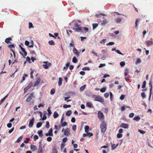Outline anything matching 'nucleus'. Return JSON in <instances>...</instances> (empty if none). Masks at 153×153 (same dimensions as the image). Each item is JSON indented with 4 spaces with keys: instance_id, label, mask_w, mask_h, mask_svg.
<instances>
[{
    "instance_id": "nucleus-1",
    "label": "nucleus",
    "mask_w": 153,
    "mask_h": 153,
    "mask_svg": "<svg viewBox=\"0 0 153 153\" xmlns=\"http://www.w3.org/2000/svg\"><path fill=\"white\" fill-rule=\"evenodd\" d=\"M100 128L102 132L105 133V132L107 129V125L105 121L101 122L100 125Z\"/></svg>"
},
{
    "instance_id": "nucleus-2",
    "label": "nucleus",
    "mask_w": 153,
    "mask_h": 153,
    "mask_svg": "<svg viewBox=\"0 0 153 153\" xmlns=\"http://www.w3.org/2000/svg\"><path fill=\"white\" fill-rule=\"evenodd\" d=\"M92 97L95 99V101L99 102L102 103H103L104 102V100L103 98L99 95H93L92 96Z\"/></svg>"
},
{
    "instance_id": "nucleus-3",
    "label": "nucleus",
    "mask_w": 153,
    "mask_h": 153,
    "mask_svg": "<svg viewBox=\"0 0 153 153\" xmlns=\"http://www.w3.org/2000/svg\"><path fill=\"white\" fill-rule=\"evenodd\" d=\"M72 29L76 32H79L80 31H81L82 30H84L86 32H88L89 30L88 27H77L76 28H73Z\"/></svg>"
},
{
    "instance_id": "nucleus-4",
    "label": "nucleus",
    "mask_w": 153,
    "mask_h": 153,
    "mask_svg": "<svg viewBox=\"0 0 153 153\" xmlns=\"http://www.w3.org/2000/svg\"><path fill=\"white\" fill-rule=\"evenodd\" d=\"M98 117L100 120L101 122L105 121L104 120V115L103 113L101 111H99L98 113Z\"/></svg>"
},
{
    "instance_id": "nucleus-5",
    "label": "nucleus",
    "mask_w": 153,
    "mask_h": 153,
    "mask_svg": "<svg viewBox=\"0 0 153 153\" xmlns=\"http://www.w3.org/2000/svg\"><path fill=\"white\" fill-rule=\"evenodd\" d=\"M34 97V93L33 92H32L29 94V96L27 97L26 101L27 102H29L32 100L33 98Z\"/></svg>"
},
{
    "instance_id": "nucleus-6",
    "label": "nucleus",
    "mask_w": 153,
    "mask_h": 153,
    "mask_svg": "<svg viewBox=\"0 0 153 153\" xmlns=\"http://www.w3.org/2000/svg\"><path fill=\"white\" fill-rule=\"evenodd\" d=\"M19 46L22 51L24 53V55L23 53L20 51V53L21 55H22L24 57V58H25L24 56H27V52L26 51L25 49L23 48L22 46H21L20 45H19Z\"/></svg>"
},
{
    "instance_id": "nucleus-7",
    "label": "nucleus",
    "mask_w": 153,
    "mask_h": 153,
    "mask_svg": "<svg viewBox=\"0 0 153 153\" xmlns=\"http://www.w3.org/2000/svg\"><path fill=\"white\" fill-rule=\"evenodd\" d=\"M102 52L103 53V54L101 59L102 60H104L106 58H107L108 57V53L107 51L104 50H102Z\"/></svg>"
},
{
    "instance_id": "nucleus-8",
    "label": "nucleus",
    "mask_w": 153,
    "mask_h": 153,
    "mask_svg": "<svg viewBox=\"0 0 153 153\" xmlns=\"http://www.w3.org/2000/svg\"><path fill=\"white\" fill-rule=\"evenodd\" d=\"M43 63H45V64L43 65V66L45 69H48L49 68V66H50L51 65L50 63H49L48 64V62H44Z\"/></svg>"
},
{
    "instance_id": "nucleus-9",
    "label": "nucleus",
    "mask_w": 153,
    "mask_h": 153,
    "mask_svg": "<svg viewBox=\"0 0 153 153\" xmlns=\"http://www.w3.org/2000/svg\"><path fill=\"white\" fill-rule=\"evenodd\" d=\"M34 119L33 118L31 119L30 120L28 125L29 127V128H31L32 127L34 124Z\"/></svg>"
},
{
    "instance_id": "nucleus-10",
    "label": "nucleus",
    "mask_w": 153,
    "mask_h": 153,
    "mask_svg": "<svg viewBox=\"0 0 153 153\" xmlns=\"http://www.w3.org/2000/svg\"><path fill=\"white\" fill-rule=\"evenodd\" d=\"M149 85L150 87V95L149 97V100H150L152 94V83L151 81H150L149 83Z\"/></svg>"
},
{
    "instance_id": "nucleus-11",
    "label": "nucleus",
    "mask_w": 153,
    "mask_h": 153,
    "mask_svg": "<svg viewBox=\"0 0 153 153\" xmlns=\"http://www.w3.org/2000/svg\"><path fill=\"white\" fill-rule=\"evenodd\" d=\"M53 130L52 128H50L49 131L48 133H46L45 134V135L46 136H53V134L52 133Z\"/></svg>"
},
{
    "instance_id": "nucleus-12",
    "label": "nucleus",
    "mask_w": 153,
    "mask_h": 153,
    "mask_svg": "<svg viewBox=\"0 0 153 153\" xmlns=\"http://www.w3.org/2000/svg\"><path fill=\"white\" fill-rule=\"evenodd\" d=\"M73 52L74 54L77 57L79 56V53L78 52V50L76 49L75 47H74L73 49Z\"/></svg>"
},
{
    "instance_id": "nucleus-13",
    "label": "nucleus",
    "mask_w": 153,
    "mask_h": 153,
    "mask_svg": "<svg viewBox=\"0 0 153 153\" xmlns=\"http://www.w3.org/2000/svg\"><path fill=\"white\" fill-rule=\"evenodd\" d=\"M36 79H37V80L35 82L33 85V86L34 87H36L38 85L41 81V79L40 78H37Z\"/></svg>"
},
{
    "instance_id": "nucleus-14",
    "label": "nucleus",
    "mask_w": 153,
    "mask_h": 153,
    "mask_svg": "<svg viewBox=\"0 0 153 153\" xmlns=\"http://www.w3.org/2000/svg\"><path fill=\"white\" fill-rule=\"evenodd\" d=\"M146 43V45L147 46H149L150 45H152L153 42L152 41V39H151L150 41H146L145 42Z\"/></svg>"
},
{
    "instance_id": "nucleus-15",
    "label": "nucleus",
    "mask_w": 153,
    "mask_h": 153,
    "mask_svg": "<svg viewBox=\"0 0 153 153\" xmlns=\"http://www.w3.org/2000/svg\"><path fill=\"white\" fill-rule=\"evenodd\" d=\"M128 124L125 123H122L120 125V127L123 128H128Z\"/></svg>"
},
{
    "instance_id": "nucleus-16",
    "label": "nucleus",
    "mask_w": 153,
    "mask_h": 153,
    "mask_svg": "<svg viewBox=\"0 0 153 153\" xmlns=\"http://www.w3.org/2000/svg\"><path fill=\"white\" fill-rule=\"evenodd\" d=\"M64 134L66 136H68L70 134V129L67 128L64 131Z\"/></svg>"
},
{
    "instance_id": "nucleus-17",
    "label": "nucleus",
    "mask_w": 153,
    "mask_h": 153,
    "mask_svg": "<svg viewBox=\"0 0 153 153\" xmlns=\"http://www.w3.org/2000/svg\"><path fill=\"white\" fill-rule=\"evenodd\" d=\"M86 105L88 108H92L94 107L93 104L91 102H89L86 103Z\"/></svg>"
},
{
    "instance_id": "nucleus-18",
    "label": "nucleus",
    "mask_w": 153,
    "mask_h": 153,
    "mask_svg": "<svg viewBox=\"0 0 153 153\" xmlns=\"http://www.w3.org/2000/svg\"><path fill=\"white\" fill-rule=\"evenodd\" d=\"M43 149L42 146L41 144H39L38 150L37 152V153H39L40 152H43Z\"/></svg>"
},
{
    "instance_id": "nucleus-19",
    "label": "nucleus",
    "mask_w": 153,
    "mask_h": 153,
    "mask_svg": "<svg viewBox=\"0 0 153 153\" xmlns=\"http://www.w3.org/2000/svg\"><path fill=\"white\" fill-rule=\"evenodd\" d=\"M9 94H8L6 95L2 99L0 100V105L4 102L6 98L8 97Z\"/></svg>"
},
{
    "instance_id": "nucleus-20",
    "label": "nucleus",
    "mask_w": 153,
    "mask_h": 153,
    "mask_svg": "<svg viewBox=\"0 0 153 153\" xmlns=\"http://www.w3.org/2000/svg\"><path fill=\"white\" fill-rule=\"evenodd\" d=\"M12 40L11 37H9L6 38L5 40V42L7 44L10 43V41Z\"/></svg>"
},
{
    "instance_id": "nucleus-21",
    "label": "nucleus",
    "mask_w": 153,
    "mask_h": 153,
    "mask_svg": "<svg viewBox=\"0 0 153 153\" xmlns=\"http://www.w3.org/2000/svg\"><path fill=\"white\" fill-rule=\"evenodd\" d=\"M111 150H114L118 145L119 143L117 144L116 145L115 144H113L112 143H111Z\"/></svg>"
},
{
    "instance_id": "nucleus-22",
    "label": "nucleus",
    "mask_w": 153,
    "mask_h": 153,
    "mask_svg": "<svg viewBox=\"0 0 153 153\" xmlns=\"http://www.w3.org/2000/svg\"><path fill=\"white\" fill-rule=\"evenodd\" d=\"M37 133L40 137H42L43 135V131L42 130H40L37 131Z\"/></svg>"
},
{
    "instance_id": "nucleus-23",
    "label": "nucleus",
    "mask_w": 153,
    "mask_h": 153,
    "mask_svg": "<svg viewBox=\"0 0 153 153\" xmlns=\"http://www.w3.org/2000/svg\"><path fill=\"white\" fill-rule=\"evenodd\" d=\"M30 149L33 151H34L35 150L37 149V148L35 145H31L30 146Z\"/></svg>"
},
{
    "instance_id": "nucleus-24",
    "label": "nucleus",
    "mask_w": 153,
    "mask_h": 153,
    "mask_svg": "<svg viewBox=\"0 0 153 153\" xmlns=\"http://www.w3.org/2000/svg\"><path fill=\"white\" fill-rule=\"evenodd\" d=\"M62 79L61 77H59V80L58 82V85L59 86H60L62 84Z\"/></svg>"
},
{
    "instance_id": "nucleus-25",
    "label": "nucleus",
    "mask_w": 153,
    "mask_h": 153,
    "mask_svg": "<svg viewBox=\"0 0 153 153\" xmlns=\"http://www.w3.org/2000/svg\"><path fill=\"white\" fill-rule=\"evenodd\" d=\"M140 119V118L139 116H135L133 118L134 120H135L137 121H139Z\"/></svg>"
},
{
    "instance_id": "nucleus-26",
    "label": "nucleus",
    "mask_w": 153,
    "mask_h": 153,
    "mask_svg": "<svg viewBox=\"0 0 153 153\" xmlns=\"http://www.w3.org/2000/svg\"><path fill=\"white\" fill-rule=\"evenodd\" d=\"M98 25V23H93L92 24L93 30H94Z\"/></svg>"
},
{
    "instance_id": "nucleus-27",
    "label": "nucleus",
    "mask_w": 153,
    "mask_h": 153,
    "mask_svg": "<svg viewBox=\"0 0 153 153\" xmlns=\"http://www.w3.org/2000/svg\"><path fill=\"white\" fill-rule=\"evenodd\" d=\"M84 128L85 129V131L86 133H87V132H88V131H89V127L88 126H85Z\"/></svg>"
},
{
    "instance_id": "nucleus-28",
    "label": "nucleus",
    "mask_w": 153,
    "mask_h": 153,
    "mask_svg": "<svg viewBox=\"0 0 153 153\" xmlns=\"http://www.w3.org/2000/svg\"><path fill=\"white\" fill-rule=\"evenodd\" d=\"M23 75L24 76H23V77H22V80H21L20 82L21 83H22L23 81H24L25 80V77H27V75L26 74H23Z\"/></svg>"
},
{
    "instance_id": "nucleus-29",
    "label": "nucleus",
    "mask_w": 153,
    "mask_h": 153,
    "mask_svg": "<svg viewBox=\"0 0 153 153\" xmlns=\"http://www.w3.org/2000/svg\"><path fill=\"white\" fill-rule=\"evenodd\" d=\"M23 137L22 136H21L19 137L18 138L17 140L16 141V143H19L20 142V141L22 140Z\"/></svg>"
},
{
    "instance_id": "nucleus-30",
    "label": "nucleus",
    "mask_w": 153,
    "mask_h": 153,
    "mask_svg": "<svg viewBox=\"0 0 153 153\" xmlns=\"http://www.w3.org/2000/svg\"><path fill=\"white\" fill-rule=\"evenodd\" d=\"M58 116L59 114L56 111L54 112L53 115V117L56 119V118Z\"/></svg>"
},
{
    "instance_id": "nucleus-31",
    "label": "nucleus",
    "mask_w": 153,
    "mask_h": 153,
    "mask_svg": "<svg viewBox=\"0 0 153 153\" xmlns=\"http://www.w3.org/2000/svg\"><path fill=\"white\" fill-rule=\"evenodd\" d=\"M42 125V123L41 122H38L36 124V127L37 128H39L41 127Z\"/></svg>"
},
{
    "instance_id": "nucleus-32",
    "label": "nucleus",
    "mask_w": 153,
    "mask_h": 153,
    "mask_svg": "<svg viewBox=\"0 0 153 153\" xmlns=\"http://www.w3.org/2000/svg\"><path fill=\"white\" fill-rule=\"evenodd\" d=\"M47 111L48 112V116L49 117L51 115V113H52L51 111L50 110V108H49V107L48 108L47 110Z\"/></svg>"
},
{
    "instance_id": "nucleus-33",
    "label": "nucleus",
    "mask_w": 153,
    "mask_h": 153,
    "mask_svg": "<svg viewBox=\"0 0 153 153\" xmlns=\"http://www.w3.org/2000/svg\"><path fill=\"white\" fill-rule=\"evenodd\" d=\"M48 43L50 45H55L54 42L53 40H51L49 41Z\"/></svg>"
},
{
    "instance_id": "nucleus-34",
    "label": "nucleus",
    "mask_w": 153,
    "mask_h": 153,
    "mask_svg": "<svg viewBox=\"0 0 153 153\" xmlns=\"http://www.w3.org/2000/svg\"><path fill=\"white\" fill-rule=\"evenodd\" d=\"M72 113V111L71 110H68L66 111V115L67 116H69Z\"/></svg>"
},
{
    "instance_id": "nucleus-35",
    "label": "nucleus",
    "mask_w": 153,
    "mask_h": 153,
    "mask_svg": "<svg viewBox=\"0 0 153 153\" xmlns=\"http://www.w3.org/2000/svg\"><path fill=\"white\" fill-rule=\"evenodd\" d=\"M115 21L117 23H119L122 21V19L120 18H116L115 19Z\"/></svg>"
},
{
    "instance_id": "nucleus-36",
    "label": "nucleus",
    "mask_w": 153,
    "mask_h": 153,
    "mask_svg": "<svg viewBox=\"0 0 153 153\" xmlns=\"http://www.w3.org/2000/svg\"><path fill=\"white\" fill-rule=\"evenodd\" d=\"M107 23V22L106 19L103 20L101 22V25H105Z\"/></svg>"
},
{
    "instance_id": "nucleus-37",
    "label": "nucleus",
    "mask_w": 153,
    "mask_h": 153,
    "mask_svg": "<svg viewBox=\"0 0 153 153\" xmlns=\"http://www.w3.org/2000/svg\"><path fill=\"white\" fill-rule=\"evenodd\" d=\"M78 60L76 58L75 56L73 57L72 59V62L74 63H76L77 62Z\"/></svg>"
},
{
    "instance_id": "nucleus-38",
    "label": "nucleus",
    "mask_w": 153,
    "mask_h": 153,
    "mask_svg": "<svg viewBox=\"0 0 153 153\" xmlns=\"http://www.w3.org/2000/svg\"><path fill=\"white\" fill-rule=\"evenodd\" d=\"M70 63L69 62H68L66 64V66L64 67L63 69L64 70L65 69L66 70L68 69V67L70 65Z\"/></svg>"
},
{
    "instance_id": "nucleus-39",
    "label": "nucleus",
    "mask_w": 153,
    "mask_h": 153,
    "mask_svg": "<svg viewBox=\"0 0 153 153\" xmlns=\"http://www.w3.org/2000/svg\"><path fill=\"white\" fill-rule=\"evenodd\" d=\"M86 86V85H83V86H81V87H80V91H83L84 90Z\"/></svg>"
},
{
    "instance_id": "nucleus-40",
    "label": "nucleus",
    "mask_w": 153,
    "mask_h": 153,
    "mask_svg": "<svg viewBox=\"0 0 153 153\" xmlns=\"http://www.w3.org/2000/svg\"><path fill=\"white\" fill-rule=\"evenodd\" d=\"M106 90V88L105 87H103L101 89H100V90L101 92L102 93L104 92Z\"/></svg>"
},
{
    "instance_id": "nucleus-41",
    "label": "nucleus",
    "mask_w": 153,
    "mask_h": 153,
    "mask_svg": "<svg viewBox=\"0 0 153 153\" xmlns=\"http://www.w3.org/2000/svg\"><path fill=\"white\" fill-rule=\"evenodd\" d=\"M110 99L111 101H112L113 100V95L112 93L111 92H110Z\"/></svg>"
},
{
    "instance_id": "nucleus-42",
    "label": "nucleus",
    "mask_w": 153,
    "mask_h": 153,
    "mask_svg": "<svg viewBox=\"0 0 153 153\" xmlns=\"http://www.w3.org/2000/svg\"><path fill=\"white\" fill-rule=\"evenodd\" d=\"M55 92V89L54 88H52L51 90L50 94L51 95L53 94Z\"/></svg>"
},
{
    "instance_id": "nucleus-43",
    "label": "nucleus",
    "mask_w": 153,
    "mask_h": 153,
    "mask_svg": "<svg viewBox=\"0 0 153 153\" xmlns=\"http://www.w3.org/2000/svg\"><path fill=\"white\" fill-rule=\"evenodd\" d=\"M138 131L139 132L140 134H145L146 133V132L145 131L141 129H139L138 130Z\"/></svg>"
},
{
    "instance_id": "nucleus-44",
    "label": "nucleus",
    "mask_w": 153,
    "mask_h": 153,
    "mask_svg": "<svg viewBox=\"0 0 153 153\" xmlns=\"http://www.w3.org/2000/svg\"><path fill=\"white\" fill-rule=\"evenodd\" d=\"M71 107V105H67L66 104H65L63 106V107L64 108H70Z\"/></svg>"
},
{
    "instance_id": "nucleus-45",
    "label": "nucleus",
    "mask_w": 153,
    "mask_h": 153,
    "mask_svg": "<svg viewBox=\"0 0 153 153\" xmlns=\"http://www.w3.org/2000/svg\"><path fill=\"white\" fill-rule=\"evenodd\" d=\"M45 127L47 128H49L50 124H49V123L48 121L46 122V126H45Z\"/></svg>"
},
{
    "instance_id": "nucleus-46",
    "label": "nucleus",
    "mask_w": 153,
    "mask_h": 153,
    "mask_svg": "<svg viewBox=\"0 0 153 153\" xmlns=\"http://www.w3.org/2000/svg\"><path fill=\"white\" fill-rule=\"evenodd\" d=\"M30 140L29 138L27 137L26 138L25 140L24 141V143H28L29 142Z\"/></svg>"
},
{
    "instance_id": "nucleus-47",
    "label": "nucleus",
    "mask_w": 153,
    "mask_h": 153,
    "mask_svg": "<svg viewBox=\"0 0 153 153\" xmlns=\"http://www.w3.org/2000/svg\"><path fill=\"white\" fill-rule=\"evenodd\" d=\"M146 84V81H144L142 85V88H144L145 87Z\"/></svg>"
},
{
    "instance_id": "nucleus-48",
    "label": "nucleus",
    "mask_w": 153,
    "mask_h": 153,
    "mask_svg": "<svg viewBox=\"0 0 153 153\" xmlns=\"http://www.w3.org/2000/svg\"><path fill=\"white\" fill-rule=\"evenodd\" d=\"M70 98V97L68 96L66 97L65 98V100L66 101L68 102H70L71 101V100H67V99H68Z\"/></svg>"
},
{
    "instance_id": "nucleus-49",
    "label": "nucleus",
    "mask_w": 153,
    "mask_h": 153,
    "mask_svg": "<svg viewBox=\"0 0 153 153\" xmlns=\"http://www.w3.org/2000/svg\"><path fill=\"white\" fill-rule=\"evenodd\" d=\"M125 65V62H124L122 61L120 63V65L122 67L124 66Z\"/></svg>"
},
{
    "instance_id": "nucleus-50",
    "label": "nucleus",
    "mask_w": 153,
    "mask_h": 153,
    "mask_svg": "<svg viewBox=\"0 0 153 153\" xmlns=\"http://www.w3.org/2000/svg\"><path fill=\"white\" fill-rule=\"evenodd\" d=\"M128 70L127 69H126L125 70V73H124L125 76H126L128 75Z\"/></svg>"
},
{
    "instance_id": "nucleus-51",
    "label": "nucleus",
    "mask_w": 153,
    "mask_h": 153,
    "mask_svg": "<svg viewBox=\"0 0 153 153\" xmlns=\"http://www.w3.org/2000/svg\"><path fill=\"white\" fill-rule=\"evenodd\" d=\"M82 70H87L89 71L90 70V68L88 67H85L82 68Z\"/></svg>"
},
{
    "instance_id": "nucleus-52",
    "label": "nucleus",
    "mask_w": 153,
    "mask_h": 153,
    "mask_svg": "<svg viewBox=\"0 0 153 153\" xmlns=\"http://www.w3.org/2000/svg\"><path fill=\"white\" fill-rule=\"evenodd\" d=\"M67 124V123L65 121L62 123L61 126L62 127H64Z\"/></svg>"
},
{
    "instance_id": "nucleus-53",
    "label": "nucleus",
    "mask_w": 153,
    "mask_h": 153,
    "mask_svg": "<svg viewBox=\"0 0 153 153\" xmlns=\"http://www.w3.org/2000/svg\"><path fill=\"white\" fill-rule=\"evenodd\" d=\"M116 52L119 54L122 55H123V54L119 50L117 49L116 50Z\"/></svg>"
},
{
    "instance_id": "nucleus-54",
    "label": "nucleus",
    "mask_w": 153,
    "mask_h": 153,
    "mask_svg": "<svg viewBox=\"0 0 153 153\" xmlns=\"http://www.w3.org/2000/svg\"><path fill=\"white\" fill-rule=\"evenodd\" d=\"M142 97L143 98H145L146 97V95H145V93L143 92H142L141 94Z\"/></svg>"
},
{
    "instance_id": "nucleus-55",
    "label": "nucleus",
    "mask_w": 153,
    "mask_h": 153,
    "mask_svg": "<svg viewBox=\"0 0 153 153\" xmlns=\"http://www.w3.org/2000/svg\"><path fill=\"white\" fill-rule=\"evenodd\" d=\"M141 62V59L139 58H137V61L136 62V64H138L140 63Z\"/></svg>"
},
{
    "instance_id": "nucleus-56",
    "label": "nucleus",
    "mask_w": 153,
    "mask_h": 153,
    "mask_svg": "<svg viewBox=\"0 0 153 153\" xmlns=\"http://www.w3.org/2000/svg\"><path fill=\"white\" fill-rule=\"evenodd\" d=\"M52 153H58L57 150L55 147L53 148V149Z\"/></svg>"
},
{
    "instance_id": "nucleus-57",
    "label": "nucleus",
    "mask_w": 153,
    "mask_h": 153,
    "mask_svg": "<svg viewBox=\"0 0 153 153\" xmlns=\"http://www.w3.org/2000/svg\"><path fill=\"white\" fill-rule=\"evenodd\" d=\"M125 97V95H124L122 94L121 95L120 97V99L121 100H123Z\"/></svg>"
},
{
    "instance_id": "nucleus-58",
    "label": "nucleus",
    "mask_w": 153,
    "mask_h": 153,
    "mask_svg": "<svg viewBox=\"0 0 153 153\" xmlns=\"http://www.w3.org/2000/svg\"><path fill=\"white\" fill-rule=\"evenodd\" d=\"M39 138V137L37 135H35L33 137L34 141H36Z\"/></svg>"
},
{
    "instance_id": "nucleus-59",
    "label": "nucleus",
    "mask_w": 153,
    "mask_h": 153,
    "mask_svg": "<svg viewBox=\"0 0 153 153\" xmlns=\"http://www.w3.org/2000/svg\"><path fill=\"white\" fill-rule=\"evenodd\" d=\"M68 138L66 137H64L63 138L62 140V142L63 143H65L67 141Z\"/></svg>"
},
{
    "instance_id": "nucleus-60",
    "label": "nucleus",
    "mask_w": 153,
    "mask_h": 153,
    "mask_svg": "<svg viewBox=\"0 0 153 153\" xmlns=\"http://www.w3.org/2000/svg\"><path fill=\"white\" fill-rule=\"evenodd\" d=\"M105 66V63L103 64H100L99 66V68H101L102 67H103Z\"/></svg>"
},
{
    "instance_id": "nucleus-61",
    "label": "nucleus",
    "mask_w": 153,
    "mask_h": 153,
    "mask_svg": "<svg viewBox=\"0 0 153 153\" xmlns=\"http://www.w3.org/2000/svg\"><path fill=\"white\" fill-rule=\"evenodd\" d=\"M122 137V135L121 134L118 133L117 134V137L118 138H121Z\"/></svg>"
},
{
    "instance_id": "nucleus-62",
    "label": "nucleus",
    "mask_w": 153,
    "mask_h": 153,
    "mask_svg": "<svg viewBox=\"0 0 153 153\" xmlns=\"http://www.w3.org/2000/svg\"><path fill=\"white\" fill-rule=\"evenodd\" d=\"M8 47L10 48L11 49L12 48H14L15 46L14 44H12L9 45Z\"/></svg>"
},
{
    "instance_id": "nucleus-63",
    "label": "nucleus",
    "mask_w": 153,
    "mask_h": 153,
    "mask_svg": "<svg viewBox=\"0 0 153 153\" xmlns=\"http://www.w3.org/2000/svg\"><path fill=\"white\" fill-rule=\"evenodd\" d=\"M52 138L51 137H48L47 138V140L48 142H50L52 140Z\"/></svg>"
},
{
    "instance_id": "nucleus-64",
    "label": "nucleus",
    "mask_w": 153,
    "mask_h": 153,
    "mask_svg": "<svg viewBox=\"0 0 153 153\" xmlns=\"http://www.w3.org/2000/svg\"><path fill=\"white\" fill-rule=\"evenodd\" d=\"M109 94L108 93H105L104 94V96L105 98H107L108 97Z\"/></svg>"
}]
</instances>
